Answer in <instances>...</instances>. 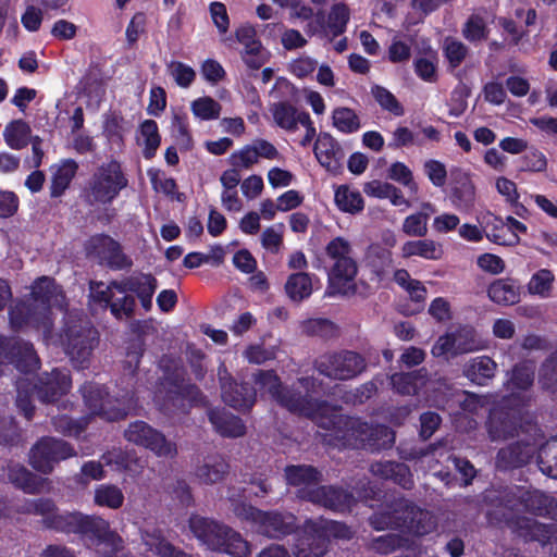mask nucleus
<instances>
[{"instance_id":"46","label":"nucleus","mask_w":557,"mask_h":557,"mask_svg":"<svg viewBox=\"0 0 557 557\" xmlns=\"http://www.w3.org/2000/svg\"><path fill=\"white\" fill-rule=\"evenodd\" d=\"M335 203L341 211L351 214L362 211L364 207L361 194L346 185H342L335 190Z\"/></svg>"},{"instance_id":"13","label":"nucleus","mask_w":557,"mask_h":557,"mask_svg":"<svg viewBox=\"0 0 557 557\" xmlns=\"http://www.w3.org/2000/svg\"><path fill=\"white\" fill-rule=\"evenodd\" d=\"M511 399H504L498 406H495L488 416L486 430L491 441H505L519 434L523 429V410L521 407L511 408Z\"/></svg>"},{"instance_id":"27","label":"nucleus","mask_w":557,"mask_h":557,"mask_svg":"<svg viewBox=\"0 0 557 557\" xmlns=\"http://www.w3.org/2000/svg\"><path fill=\"white\" fill-rule=\"evenodd\" d=\"M202 398V394L196 385L184 381L173 384L168 393L169 406L181 412H186L190 406L198 405Z\"/></svg>"},{"instance_id":"19","label":"nucleus","mask_w":557,"mask_h":557,"mask_svg":"<svg viewBox=\"0 0 557 557\" xmlns=\"http://www.w3.org/2000/svg\"><path fill=\"white\" fill-rule=\"evenodd\" d=\"M87 255L112 269L131 268L133 261L127 257L120 244L107 235L92 236L86 244Z\"/></svg>"},{"instance_id":"20","label":"nucleus","mask_w":557,"mask_h":557,"mask_svg":"<svg viewBox=\"0 0 557 557\" xmlns=\"http://www.w3.org/2000/svg\"><path fill=\"white\" fill-rule=\"evenodd\" d=\"M527 432L531 433L532 442L523 440L508 445L497 453L496 467L500 470H510L524 466L533 457L537 449L539 429L535 425L528 424Z\"/></svg>"},{"instance_id":"45","label":"nucleus","mask_w":557,"mask_h":557,"mask_svg":"<svg viewBox=\"0 0 557 557\" xmlns=\"http://www.w3.org/2000/svg\"><path fill=\"white\" fill-rule=\"evenodd\" d=\"M288 297L294 301H301L312 294V277L309 273L298 272L292 274L285 284Z\"/></svg>"},{"instance_id":"24","label":"nucleus","mask_w":557,"mask_h":557,"mask_svg":"<svg viewBox=\"0 0 557 557\" xmlns=\"http://www.w3.org/2000/svg\"><path fill=\"white\" fill-rule=\"evenodd\" d=\"M76 532L89 537L96 539L99 543H104L112 550H119L123 546L122 537L110 529L107 520L99 516H84L81 513Z\"/></svg>"},{"instance_id":"52","label":"nucleus","mask_w":557,"mask_h":557,"mask_svg":"<svg viewBox=\"0 0 557 557\" xmlns=\"http://www.w3.org/2000/svg\"><path fill=\"white\" fill-rule=\"evenodd\" d=\"M190 110L197 119L210 121L219 119L222 107L213 98L205 96L195 99L190 103Z\"/></svg>"},{"instance_id":"25","label":"nucleus","mask_w":557,"mask_h":557,"mask_svg":"<svg viewBox=\"0 0 557 557\" xmlns=\"http://www.w3.org/2000/svg\"><path fill=\"white\" fill-rule=\"evenodd\" d=\"M113 286L117 287L119 294L135 293L143 308L149 311L152 307V296L158 288V281L152 274L134 273L121 282L114 281Z\"/></svg>"},{"instance_id":"42","label":"nucleus","mask_w":557,"mask_h":557,"mask_svg":"<svg viewBox=\"0 0 557 557\" xmlns=\"http://www.w3.org/2000/svg\"><path fill=\"white\" fill-rule=\"evenodd\" d=\"M30 134V126L25 121L18 119L5 125L3 138L11 149L21 150L28 145Z\"/></svg>"},{"instance_id":"16","label":"nucleus","mask_w":557,"mask_h":557,"mask_svg":"<svg viewBox=\"0 0 557 557\" xmlns=\"http://www.w3.org/2000/svg\"><path fill=\"white\" fill-rule=\"evenodd\" d=\"M479 348L475 330L470 325H459L441 335L434 343L431 352L436 358L448 359L475 351Z\"/></svg>"},{"instance_id":"26","label":"nucleus","mask_w":557,"mask_h":557,"mask_svg":"<svg viewBox=\"0 0 557 557\" xmlns=\"http://www.w3.org/2000/svg\"><path fill=\"white\" fill-rule=\"evenodd\" d=\"M393 253L381 245H370L366 252V265L379 283L389 277L393 270Z\"/></svg>"},{"instance_id":"2","label":"nucleus","mask_w":557,"mask_h":557,"mask_svg":"<svg viewBox=\"0 0 557 557\" xmlns=\"http://www.w3.org/2000/svg\"><path fill=\"white\" fill-rule=\"evenodd\" d=\"M63 305L64 295L60 287L52 278L42 276L34 283L30 298L17 302L10 309V323L14 329H41L45 339H48L52 329V309H61Z\"/></svg>"},{"instance_id":"4","label":"nucleus","mask_w":557,"mask_h":557,"mask_svg":"<svg viewBox=\"0 0 557 557\" xmlns=\"http://www.w3.org/2000/svg\"><path fill=\"white\" fill-rule=\"evenodd\" d=\"M288 485L297 487L300 499L335 511H345L351 507L354 496L334 486H321L322 473L310 465H292L284 470Z\"/></svg>"},{"instance_id":"23","label":"nucleus","mask_w":557,"mask_h":557,"mask_svg":"<svg viewBox=\"0 0 557 557\" xmlns=\"http://www.w3.org/2000/svg\"><path fill=\"white\" fill-rule=\"evenodd\" d=\"M71 386L70 371L66 369H54L50 373L42 374L34 388L42 403H53L65 395Z\"/></svg>"},{"instance_id":"10","label":"nucleus","mask_w":557,"mask_h":557,"mask_svg":"<svg viewBox=\"0 0 557 557\" xmlns=\"http://www.w3.org/2000/svg\"><path fill=\"white\" fill-rule=\"evenodd\" d=\"M127 185L121 163L110 160L96 168L84 188V196L90 205H109Z\"/></svg>"},{"instance_id":"43","label":"nucleus","mask_w":557,"mask_h":557,"mask_svg":"<svg viewBox=\"0 0 557 557\" xmlns=\"http://www.w3.org/2000/svg\"><path fill=\"white\" fill-rule=\"evenodd\" d=\"M554 284V272L549 269H540L531 275L527 283V290L531 296L546 299L552 297Z\"/></svg>"},{"instance_id":"14","label":"nucleus","mask_w":557,"mask_h":557,"mask_svg":"<svg viewBox=\"0 0 557 557\" xmlns=\"http://www.w3.org/2000/svg\"><path fill=\"white\" fill-rule=\"evenodd\" d=\"M76 455L74 448L63 440L55 437H42L30 449V466L44 473L49 474L55 463Z\"/></svg>"},{"instance_id":"33","label":"nucleus","mask_w":557,"mask_h":557,"mask_svg":"<svg viewBox=\"0 0 557 557\" xmlns=\"http://www.w3.org/2000/svg\"><path fill=\"white\" fill-rule=\"evenodd\" d=\"M228 465L221 456H208L195 468V476L202 484H215L224 479Z\"/></svg>"},{"instance_id":"60","label":"nucleus","mask_w":557,"mask_h":557,"mask_svg":"<svg viewBox=\"0 0 557 557\" xmlns=\"http://www.w3.org/2000/svg\"><path fill=\"white\" fill-rule=\"evenodd\" d=\"M371 92L382 109L389 111L396 116L404 114L403 106L389 90L381 86H374Z\"/></svg>"},{"instance_id":"59","label":"nucleus","mask_w":557,"mask_h":557,"mask_svg":"<svg viewBox=\"0 0 557 557\" xmlns=\"http://www.w3.org/2000/svg\"><path fill=\"white\" fill-rule=\"evenodd\" d=\"M487 34L486 23L479 15H471L462 27V36L470 42L485 40Z\"/></svg>"},{"instance_id":"15","label":"nucleus","mask_w":557,"mask_h":557,"mask_svg":"<svg viewBox=\"0 0 557 557\" xmlns=\"http://www.w3.org/2000/svg\"><path fill=\"white\" fill-rule=\"evenodd\" d=\"M85 406L91 414L100 416L108 421L125 418L134 408L133 399L115 406L108 398L107 391L97 383H86L81 388Z\"/></svg>"},{"instance_id":"35","label":"nucleus","mask_w":557,"mask_h":557,"mask_svg":"<svg viewBox=\"0 0 557 557\" xmlns=\"http://www.w3.org/2000/svg\"><path fill=\"white\" fill-rule=\"evenodd\" d=\"M392 388L399 395H416L426 381V370L394 373L389 377Z\"/></svg>"},{"instance_id":"29","label":"nucleus","mask_w":557,"mask_h":557,"mask_svg":"<svg viewBox=\"0 0 557 557\" xmlns=\"http://www.w3.org/2000/svg\"><path fill=\"white\" fill-rule=\"evenodd\" d=\"M274 123L287 132H296L301 123L304 115L309 113L298 110L288 101H278L270 104L269 108Z\"/></svg>"},{"instance_id":"56","label":"nucleus","mask_w":557,"mask_h":557,"mask_svg":"<svg viewBox=\"0 0 557 557\" xmlns=\"http://www.w3.org/2000/svg\"><path fill=\"white\" fill-rule=\"evenodd\" d=\"M429 218V212L410 214L404 220L401 230L408 236L424 237L428 234Z\"/></svg>"},{"instance_id":"37","label":"nucleus","mask_w":557,"mask_h":557,"mask_svg":"<svg viewBox=\"0 0 557 557\" xmlns=\"http://www.w3.org/2000/svg\"><path fill=\"white\" fill-rule=\"evenodd\" d=\"M314 154L321 165L332 169L342 157L337 141L327 133H321L314 144Z\"/></svg>"},{"instance_id":"55","label":"nucleus","mask_w":557,"mask_h":557,"mask_svg":"<svg viewBox=\"0 0 557 557\" xmlns=\"http://www.w3.org/2000/svg\"><path fill=\"white\" fill-rule=\"evenodd\" d=\"M443 50L445 58L453 69L458 67L469 53L468 47L453 37L445 38Z\"/></svg>"},{"instance_id":"7","label":"nucleus","mask_w":557,"mask_h":557,"mask_svg":"<svg viewBox=\"0 0 557 557\" xmlns=\"http://www.w3.org/2000/svg\"><path fill=\"white\" fill-rule=\"evenodd\" d=\"M189 529L211 550L232 557H248L250 555L248 542L225 524L194 515L189 518Z\"/></svg>"},{"instance_id":"50","label":"nucleus","mask_w":557,"mask_h":557,"mask_svg":"<svg viewBox=\"0 0 557 557\" xmlns=\"http://www.w3.org/2000/svg\"><path fill=\"white\" fill-rule=\"evenodd\" d=\"M332 120L333 126L344 134L356 133L361 127L359 116L350 108H336L332 113Z\"/></svg>"},{"instance_id":"36","label":"nucleus","mask_w":557,"mask_h":557,"mask_svg":"<svg viewBox=\"0 0 557 557\" xmlns=\"http://www.w3.org/2000/svg\"><path fill=\"white\" fill-rule=\"evenodd\" d=\"M442 244L433 239L408 240L401 246V257H420L425 260H438L443 257Z\"/></svg>"},{"instance_id":"39","label":"nucleus","mask_w":557,"mask_h":557,"mask_svg":"<svg viewBox=\"0 0 557 557\" xmlns=\"http://www.w3.org/2000/svg\"><path fill=\"white\" fill-rule=\"evenodd\" d=\"M490 299L503 306H511L520 299V288L510 280H496L494 281L487 290Z\"/></svg>"},{"instance_id":"51","label":"nucleus","mask_w":557,"mask_h":557,"mask_svg":"<svg viewBox=\"0 0 557 557\" xmlns=\"http://www.w3.org/2000/svg\"><path fill=\"white\" fill-rule=\"evenodd\" d=\"M537 463L542 473L557 479V441H549L540 447Z\"/></svg>"},{"instance_id":"34","label":"nucleus","mask_w":557,"mask_h":557,"mask_svg":"<svg viewBox=\"0 0 557 557\" xmlns=\"http://www.w3.org/2000/svg\"><path fill=\"white\" fill-rule=\"evenodd\" d=\"M224 403L238 410H249L256 401V391L248 384H225L222 391Z\"/></svg>"},{"instance_id":"53","label":"nucleus","mask_w":557,"mask_h":557,"mask_svg":"<svg viewBox=\"0 0 557 557\" xmlns=\"http://www.w3.org/2000/svg\"><path fill=\"white\" fill-rule=\"evenodd\" d=\"M140 136L145 145L144 157L151 159L156 154L161 141L156 121H144L140 125Z\"/></svg>"},{"instance_id":"47","label":"nucleus","mask_w":557,"mask_h":557,"mask_svg":"<svg viewBox=\"0 0 557 557\" xmlns=\"http://www.w3.org/2000/svg\"><path fill=\"white\" fill-rule=\"evenodd\" d=\"M535 364L533 361L527 360L518 363L511 371L509 388L511 391H527L534 382Z\"/></svg>"},{"instance_id":"17","label":"nucleus","mask_w":557,"mask_h":557,"mask_svg":"<svg viewBox=\"0 0 557 557\" xmlns=\"http://www.w3.org/2000/svg\"><path fill=\"white\" fill-rule=\"evenodd\" d=\"M124 437L138 446L151 450L158 457L173 458L177 454L176 445L144 421H135L124 432Z\"/></svg>"},{"instance_id":"58","label":"nucleus","mask_w":557,"mask_h":557,"mask_svg":"<svg viewBox=\"0 0 557 557\" xmlns=\"http://www.w3.org/2000/svg\"><path fill=\"white\" fill-rule=\"evenodd\" d=\"M17 396L15 405L20 412L27 419L30 420L34 416L35 407L32 403L30 383L26 379H20L16 382Z\"/></svg>"},{"instance_id":"62","label":"nucleus","mask_w":557,"mask_h":557,"mask_svg":"<svg viewBox=\"0 0 557 557\" xmlns=\"http://www.w3.org/2000/svg\"><path fill=\"white\" fill-rule=\"evenodd\" d=\"M406 541L397 534L388 533L372 540L371 548L379 554L387 555L403 547Z\"/></svg>"},{"instance_id":"9","label":"nucleus","mask_w":557,"mask_h":557,"mask_svg":"<svg viewBox=\"0 0 557 557\" xmlns=\"http://www.w3.org/2000/svg\"><path fill=\"white\" fill-rule=\"evenodd\" d=\"M98 344L99 333L89 321L72 317L67 319L62 345L74 368L87 369Z\"/></svg>"},{"instance_id":"32","label":"nucleus","mask_w":557,"mask_h":557,"mask_svg":"<svg viewBox=\"0 0 557 557\" xmlns=\"http://www.w3.org/2000/svg\"><path fill=\"white\" fill-rule=\"evenodd\" d=\"M78 170V163L73 159H64L51 168V197H60L69 188Z\"/></svg>"},{"instance_id":"44","label":"nucleus","mask_w":557,"mask_h":557,"mask_svg":"<svg viewBox=\"0 0 557 557\" xmlns=\"http://www.w3.org/2000/svg\"><path fill=\"white\" fill-rule=\"evenodd\" d=\"M107 466H116L117 469L128 472H137L144 468V462L131 451L112 449L101 456Z\"/></svg>"},{"instance_id":"3","label":"nucleus","mask_w":557,"mask_h":557,"mask_svg":"<svg viewBox=\"0 0 557 557\" xmlns=\"http://www.w3.org/2000/svg\"><path fill=\"white\" fill-rule=\"evenodd\" d=\"M255 383L261 391L267 392L280 406L288 411L309 418H314L325 411L326 405L315 399L321 382L314 377H300L298 383L306 391L302 396L292 387L283 386L280 377L272 370H259L253 374Z\"/></svg>"},{"instance_id":"63","label":"nucleus","mask_w":557,"mask_h":557,"mask_svg":"<svg viewBox=\"0 0 557 557\" xmlns=\"http://www.w3.org/2000/svg\"><path fill=\"white\" fill-rule=\"evenodd\" d=\"M37 0L26 2V8L21 16V23L23 27L28 32H37L44 20V12L36 5Z\"/></svg>"},{"instance_id":"18","label":"nucleus","mask_w":557,"mask_h":557,"mask_svg":"<svg viewBox=\"0 0 557 557\" xmlns=\"http://www.w3.org/2000/svg\"><path fill=\"white\" fill-rule=\"evenodd\" d=\"M9 364L28 373L39 368V358L30 343L0 336V367ZM3 373L0 368V375Z\"/></svg>"},{"instance_id":"57","label":"nucleus","mask_w":557,"mask_h":557,"mask_svg":"<svg viewBox=\"0 0 557 557\" xmlns=\"http://www.w3.org/2000/svg\"><path fill=\"white\" fill-rule=\"evenodd\" d=\"M171 131L175 141L189 149L191 146V135L189 133L188 117L185 113H175L171 123Z\"/></svg>"},{"instance_id":"28","label":"nucleus","mask_w":557,"mask_h":557,"mask_svg":"<svg viewBox=\"0 0 557 557\" xmlns=\"http://www.w3.org/2000/svg\"><path fill=\"white\" fill-rule=\"evenodd\" d=\"M497 363L488 356L471 358L463 367V375L472 383L485 386L495 376Z\"/></svg>"},{"instance_id":"64","label":"nucleus","mask_w":557,"mask_h":557,"mask_svg":"<svg viewBox=\"0 0 557 557\" xmlns=\"http://www.w3.org/2000/svg\"><path fill=\"white\" fill-rule=\"evenodd\" d=\"M230 163L234 168H239L240 170H248L253 164H256L259 159L253 149L252 144L246 145L242 149L234 151L228 159Z\"/></svg>"},{"instance_id":"8","label":"nucleus","mask_w":557,"mask_h":557,"mask_svg":"<svg viewBox=\"0 0 557 557\" xmlns=\"http://www.w3.org/2000/svg\"><path fill=\"white\" fill-rule=\"evenodd\" d=\"M370 523L375 530L404 528L418 536L429 534L436 528L435 518L430 511L418 508L406 499L397 500L392 511L374 513Z\"/></svg>"},{"instance_id":"40","label":"nucleus","mask_w":557,"mask_h":557,"mask_svg":"<svg viewBox=\"0 0 557 557\" xmlns=\"http://www.w3.org/2000/svg\"><path fill=\"white\" fill-rule=\"evenodd\" d=\"M450 200L454 207L461 211H468L473 207L475 188L468 175L462 174L456 182L451 189Z\"/></svg>"},{"instance_id":"12","label":"nucleus","mask_w":557,"mask_h":557,"mask_svg":"<svg viewBox=\"0 0 557 557\" xmlns=\"http://www.w3.org/2000/svg\"><path fill=\"white\" fill-rule=\"evenodd\" d=\"M314 367L324 376L346 381L361 374L367 368V361L356 351L342 350L320 356Z\"/></svg>"},{"instance_id":"30","label":"nucleus","mask_w":557,"mask_h":557,"mask_svg":"<svg viewBox=\"0 0 557 557\" xmlns=\"http://www.w3.org/2000/svg\"><path fill=\"white\" fill-rule=\"evenodd\" d=\"M208 417L215 431L224 437H239L246 433L242 419L223 409H212Z\"/></svg>"},{"instance_id":"21","label":"nucleus","mask_w":557,"mask_h":557,"mask_svg":"<svg viewBox=\"0 0 557 557\" xmlns=\"http://www.w3.org/2000/svg\"><path fill=\"white\" fill-rule=\"evenodd\" d=\"M90 293L95 300L110 307L111 313L119 320L129 319L134 314L136 301L132 295L119 294L113 282L106 285L102 282H91Z\"/></svg>"},{"instance_id":"5","label":"nucleus","mask_w":557,"mask_h":557,"mask_svg":"<svg viewBox=\"0 0 557 557\" xmlns=\"http://www.w3.org/2000/svg\"><path fill=\"white\" fill-rule=\"evenodd\" d=\"M335 423L336 430L327 436L336 446L381 449L391 447L395 442V433L386 425L372 426L349 417H338Z\"/></svg>"},{"instance_id":"38","label":"nucleus","mask_w":557,"mask_h":557,"mask_svg":"<svg viewBox=\"0 0 557 557\" xmlns=\"http://www.w3.org/2000/svg\"><path fill=\"white\" fill-rule=\"evenodd\" d=\"M9 479L16 487L27 494H38L42 492L46 484V480L18 465L9 468Z\"/></svg>"},{"instance_id":"41","label":"nucleus","mask_w":557,"mask_h":557,"mask_svg":"<svg viewBox=\"0 0 557 557\" xmlns=\"http://www.w3.org/2000/svg\"><path fill=\"white\" fill-rule=\"evenodd\" d=\"M124 500L123 491L115 484L102 483L94 491V504L99 507L116 510L123 506Z\"/></svg>"},{"instance_id":"61","label":"nucleus","mask_w":557,"mask_h":557,"mask_svg":"<svg viewBox=\"0 0 557 557\" xmlns=\"http://www.w3.org/2000/svg\"><path fill=\"white\" fill-rule=\"evenodd\" d=\"M169 74L174 78L175 83L182 87L187 88L196 78V72L189 65L173 61L168 65Z\"/></svg>"},{"instance_id":"48","label":"nucleus","mask_w":557,"mask_h":557,"mask_svg":"<svg viewBox=\"0 0 557 557\" xmlns=\"http://www.w3.org/2000/svg\"><path fill=\"white\" fill-rule=\"evenodd\" d=\"M537 383L542 389L557 393V352L550 354L539 369Z\"/></svg>"},{"instance_id":"49","label":"nucleus","mask_w":557,"mask_h":557,"mask_svg":"<svg viewBox=\"0 0 557 557\" xmlns=\"http://www.w3.org/2000/svg\"><path fill=\"white\" fill-rule=\"evenodd\" d=\"M349 18L350 11L345 3H336L331 8L326 23L327 34L332 35L330 40H333L346 30Z\"/></svg>"},{"instance_id":"54","label":"nucleus","mask_w":557,"mask_h":557,"mask_svg":"<svg viewBox=\"0 0 557 557\" xmlns=\"http://www.w3.org/2000/svg\"><path fill=\"white\" fill-rule=\"evenodd\" d=\"M79 512L60 513L58 509L54 508L53 513L47 518L45 525L57 531L75 533L76 527L78 525L77 523L79 522Z\"/></svg>"},{"instance_id":"11","label":"nucleus","mask_w":557,"mask_h":557,"mask_svg":"<svg viewBox=\"0 0 557 557\" xmlns=\"http://www.w3.org/2000/svg\"><path fill=\"white\" fill-rule=\"evenodd\" d=\"M235 515L251 521L257 531L268 537L278 539L290 534L296 528V518L292 513L261 511L250 505L240 503L233 494L228 496Z\"/></svg>"},{"instance_id":"6","label":"nucleus","mask_w":557,"mask_h":557,"mask_svg":"<svg viewBox=\"0 0 557 557\" xmlns=\"http://www.w3.org/2000/svg\"><path fill=\"white\" fill-rule=\"evenodd\" d=\"M324 253L330 262L327 276L332 294H354L358 262L350 240L336 236L325 245Z\"/></svg>"},{"instance_id":"1","label":"nucleus","mask_w":557,"mask_h":557,"mask_svg":"<svg viewBox=\"0 0 557 557\" xmlns=\"http://www.w3.org/2000/svg\"><path fill=\"white\" fill-rule=\"evenodd\" d=\"M486 500L495 505L498 515L524 540L537 541L542 544L550 542L556 533L555 525L539 523L527 517H513V512L528 511L536 516H550L557 507V500L539 490H530L523 486H506L500 491L490 492ZM492 515V512L490 513Z\"/></svg>"},{"instance_id":"31","label":"nucleus","mask_w":557,"mask_h":557,"mask_svg":"<svg viewBox=\"0 0 557 557\" xmlns=\"http://www.w3.org/2000/svg\"><path fill=\"white\" fill-rule=\"evenodd\" d=\"M371 472L385 480H393L404 488H411L413 485L409 468L395 461H380L371 465Z\"/></svg>"},{"instance_id":"22","label":"nucleus","mask_w":557,"mask_h":557,"mask_svg":"<svg viewBox=\"0 0 557 557\" xmlns=\"http://www.w3.org/2000/svg\"><path fill=\"white\" fill-rule=\"evenodd\" d=\"M329 542L322 527L307 520L293 545L295 557H323L329 550Z\"/></svg>"}]
</instances>
